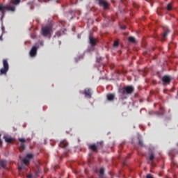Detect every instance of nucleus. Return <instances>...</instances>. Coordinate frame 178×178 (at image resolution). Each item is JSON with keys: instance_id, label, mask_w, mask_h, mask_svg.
<instances>
[{"instance_id": "nucleus-8", "label": "nucleus", "mask_w": 178, "mask_h": 178, "mask_svg": "<svg viewBox=\"0 0 178 178\" xmlns=\"http://www.w3.org/2000/svg\"><path fill=\"white\" fill-rule=\"evenodd\" d=\"M89 43L91 44L92 47H95L97 45V40L92 35H90L89 36Z\"/></svg>"}, {"instance_id": "nucleus-1", "label": "nucleus", "mask_w": 178, "mask_h": 178, "mask_svg": "<svg viewBox=\"0 0 178 178\" xmlns=\"http://www.w3.org/2000/svg\"><path fill=\"white\" fill-rule=\"evenodd\" d=\"M135 88L132 86H124L119 89V97L121 99H127L128 95H131L134 92Z\"/></svg>"}, {"instance_id": "nucleus-29", "label": "nucleus", "mask_w": 178, "mask_h": 178, "mask_svg": "<svg viewBox=\"0 0 178 178\" xmlns=\"http://www.w3.org/2000/svg\"><path fill=\"white\" fill-rule=\"evenodd\" d=\"M146 178H154V177L152 175L148 174L147 175Z\"/></svg>"}, {"instance_id": "nucleus-13", "label": "nucleus", "mask_w": 178, "mask_h": 178, "mask_svg": "<svg viewBox=\"0 0 178 178\" xmlns=\"http://www.w3.org/2000/svg\"><path fill=\"white\" fill-rule=\"evenodd\" d=\"M15 7L14 6H5V11L8 10V11H10L12 13L15 12Z\"/></svg>"}, {"instance_id": "nucleus-22", "label": "nucleus", "mask_w": 178, "mask_h": 178, "mask_svg": "<svg viewBox=\"0 0 178 178\" xmlns=\"http://www.w3.org/2000/svg\"><path fill=\"white\" fill-rule=\"evenodd\" d=\"M172 5L171 3H168V6H167V10H168V11H170V10H172Z\"/></svg>"}, {"instance_id": "nucleus-23", "label": "nucleus", "mask_w": 178, "mask_h": 178, "mask_svg": "<svg viewBox=\"0 0 178 178\" xmlns=\"http://www.w3.org/2000/svg\"><path fill=\"white\" fill-rule=\"evenodd\" d=\"M61 35H62V31H58L56 32L55 36L59 38L61 36Z\"/></svg>"}, {"instance_id": "nucleus-5", "label": "nucleus", "mask_w": 178, "mask_h": 178, "mask_svg": "<svg viewBox=\"0 0 178 178\" xmlns=\"http://www.w3.org/2000/svg\"><path fill=\"white\" fill-rule=\"evenodd\" d=\"M161 81L163 85H170L172 81V76L170 75H164L162 76Z\"/></svg>"}, {"instance_id": "nucleus-32", "label": "nucleus", "mask_w": 178, "mask_h": 178, "mask_svg": "<svg viewBox=\"0 0 178 178\" xmlns=\"http://www.w3.org/2000/svg\"><path fill=\"white\" fill-rule=\"evenodd\" d=\"M31 38L32 39H35V35H31Z\"/></svg>"}, {"instance_id": "nucleus-14", "label": "nucleus", "mask_w": 178, "mask_h": 178, "mask_svg": "<svg viewBox=\"0 0 178 178\" xmlns=\"http://www.w3.org/2000/svg\"><path fill=\"white\" fill-rule=\"evenodd\" d=\"M115 97V95L113 93H110L109 95H106V98L109 102L114 101Z\"/></svg>"}, {"instance_id": "nucleus-35", "label": "nucleus", "mask_w": 178, "mask_h": 178, "mask_svg": "<svg viewBox=\"0 0 178 178\" xmlns=\"http://www.w3.org/2000/svg\"><path fill=\"white\" fill-rule=\"evenodd\" d=\"M0 145H2V140L1 138H0Z\"/></svg>"}, {"instance_id": "nucleus-30", "label": "nucleus", "mask_w": 178, "mask_h": 178, "mask_svg": "<svg viewBox=\"0 0 178 178\" xmlns=\"http://www.w3.org/2000/svg\"><path fill=\"white\" fill-rule=\"evenodd\" d=\"M120 29H122V30H125L126 29V26L125 25L121 26Z\"/></svg>"}, {"instance_id": "nucleus-20", "label": "nucleus", "mask_w": 178, "mask_h": 178, "mask_svg": "<svg viewBox=\"0 0 178 178\" xmlns=\"http://www.w3.org/2000/svg\"><path fill=\"white\" fill-rule=\"evenodd\" d=\"M22 162L25 165H28L30 163V160L27 158L23 159Z\"/></svg>"}, {"instance_id": "nucleus-36", "label": "nucleus", "mask_w": 178, "mask_h": 178, "mask_svg": "<svg viewBox=\"0 0 178 178\" xmlns=\"http://www.w3.org/2000/svg\"><path fill=\"white\" fill-rule=\"evenodd\" d=\"M27 177L28 178H32V176L31 175H29Z\"/></svg>"}, {"instance_id": "nucleus-3", "label": "nucleus", "mask_w": 178, "mask_h": 178, "mask_svg": "<svg viewBox=\"0 0 178 178\" xmlns=\"http://www.w3.org/2000/svg\"><path fill=\"white\" fill-rule=\"evenodd\" d=\"M104 147V142H97L96 144H92L88 146V148L94 152H97L98 149H102Z\"/></svg>"}, {"instance_id": "nucleus-27", "label": "nucleus", "mask_w": 178, "mask_h": 178, "mask_svg": "<svg viewBox=\"0 0 178 178\" xmlns=\"http://www.w3.org/2000/svg\"><path fill=\"white\" fill-rule=\"evenodd\" d=\"M1 31H2V35L3 33H5V26H1Z\"/></svg>"}, {"instance_id": "nucleus-18", "label": "nucleus", "mask_w": 178, "mask_h": 178, "mask_svg": "<svg viewBox=\"0 0 178 178\" xmlns=\"http://www.w3.org/2000/svg\"><path fill=\"white\" fill-rule=\"evenodd\" d=\"M10 3L13 5L17 6L21 3V0H10Z\"/></svg>"}, {"instance_id": "nucleus-31", "label": "nucleus", "mask_w": 178, "mask_h": 178, "mask_svg": "<svg viewBox=\"0 0 178 178\" xmlns=\"http://www.w3.org/2000/svg\"><path fill=\"white\" fill-rule=\"evenodd\" d=\"M23 169H24V166L23 165H21V166L18 167V170H23Z\"/></svg>"}, {"instance_id": "nucleus-33", "label": "nucleus", "mask_w": 178, "mask_h": 178, "mask_svg": "<svg viewBox=\"0 0 178 178\" xmlns=\"http://www.w3.org/2000/svg\"><path fill=\"white\" fill-rule=\"evenodd\" d=\"M40 44L41 46H44V42H43L42 41H41V42H40Z\"/></svg>"}, {"instance_id": "nucleus-39", "label": "nucleus", "mask_w": 178, "mask_h": 178, "mask_svg": "<svg viewBox=\"0 0 178 178\" xmlns=\"http://www.w3.org/2000/svg\"><path fill=\"white\" fill-rule=\"evenodd\" d=\"M1 135L0 134V136H1Z\"/></svg>"}, {"instance_id": "nucleus-2", "label": "nucleus", "mask_w": 178, "mask_h": 178, "mask_svg": "<svg viewBox=\"0 0 178 178\" xmlns=\"http://www.w3.org/2000/svg\"><path fill=\"white\" fill-rule=\"evenodd\" d=\"M52 32V26L51 25H45L41 28V34L44 37L50 36Z\"/></svg>"}, {"instance_id": "nucleus-26", "label": "nucleus", "mask_w": 178, "mask_h": 178, "mask_svg": "<svg viewBox=\"0 0 178 178\" xmlns=\"http://www.w3.org/2000/svg\"><path fill=\"white\" fill-rule=\"evenodd\" d=\"M26 158L30 161V159L33 158V155L32 154H26Z\"/></svg>"}, {"instance_id": "nucleus-12", "label": "nucleus", "mask_w": 178, "mask_h": 178, "mask_svg": "<svg viewBox=\"0 0 178 178\" xmlns=\"http://www.w3.org/2000/svg\"><path fill=\"white\" fill-rule=\"evenodd\" d=\"M170 33V30L168 28L164 29V33L162 34V39L163 40H165L166 37L169 35Z\"/></svg>"}, {"instance_id": "nucleus-11", "label": "nucleus", "mask_w": 178, "mask_h": 178, "mask_svg": "<svg viewBox=\"0 0 178 178\" xmlns=\"http://www.w3.org/2000/svg\"><path fill=\"white\" fill-rule=\"evenodd\" d=\"M84 95L86 97H88L89 99L92 98V92L91 90L87 88L86 89H84Z\"/></svg>"}, {"instance_id": "nucleus-10", "label": "nucleus", "mask_w": 178, "mask_h": 178, "mask_svg": "<svg viewBox=\"0 0 178 178\" xmlns=\"http://www.w3.org/2000/svg\"><path fill=\"white\" fill-rule=\"evenodd\" d=\"M99 1V5L100 6H104V9H107L108 6V3L106 2V1L104 0H98Z\"/></svg>"}, {"instance_id": "nucleus-19", "label": "nucleus", "mask_w": 178, "mask_h": 178, "mask_svg": "<svg viewBox=\"0 0 178 178\" xmlns=\"http://www.w3.org/2000/svg\"><path fill=\"white\" fill-rule=\"evenodd\" d=\"M128 41L129 42H131V43H136V38L134 37V36H129L128 38Z\"/></svg>"}, {"instance_id": "nucleus-15", "label": "nucleus", "mask_w": 178, "mask_h": 178, "mask_svg": "<svg viewBox=\"0 0 178 178\" xmlns=\"http://www.w3.org/2000/svg\"><path fill=\"white\" fill-rule=\"evenodd\" d=\"M67 146H68V143L66 140H63L59 144V147L61 148H66Z\"/></svg>"}, {"instance_id": "nucleus-9", "label": "nucleus", "mask_w": 178, "mask_h": 178, "mask_svg": "<svg viewBox=\"0 0 178 178\" xmlns=\"http://www.w3.org/2000/svg\"><path fill=\"white\" fill-rule=\"evenodd\" d=\"M0 13L1 14V19H2L5 17L6 14L5 6L3 3H0Z\"/></svg>"}, {"instance_id": "nucleus-6", "label": "nucleus", "mask_w": 178, "mask_h": 178, "mask_svg": "<svg viewBox=\"0 0 178 178\" xmlns=\"http://www.w3.org/2000/svg\"><path fill=\"white\" fill-rule=\"evenodd\" d=\"M38 47L33 46L30 50L29 55L31 57H35L37 55Z\"/></svg>"}, {"instance_id": "nucleus-21", "label": "nucleus", "mask_w": 178, "mask_h": 178, "mask_svg": "<svg viewBox=\"0 0 178 178\" xmlns=\"http://www.w3.org/2000/svg\"><path fill=\"white\" fill-rule=\"evenodd\" d=\"M3 139L5 140V142L8 143H11L13 140V139L12 138H8L4 136Z\"/></svg>"}, {"instance_id": "nucleus-34", "label": "nucleus", "mask_w": 178, "mask_h": 178, "mask_svg": "<svg viewBox=\"0 0 178 178\" xmlns=\"http://www.w3.org/2000/svg\"><path fill=\"white\" fill-rule=\"evenodd\" d=\"M3 35H0V40L2 41L3 40V37H2Z\"/></svg>"}, {"instance_id": "nucleus-16", "label": "nucleus", "mask_w": 178, "mask_h": 178, "mask_svg": "<svg viewBox=\"0 0 178 178\" xmlns=\"http://www.w3.org/2000/svg\"><path fill=\"white\" fill-rule=\"evenodd\" d=\"M105 169L102 168L99 170V178H104Z\"/></svg>"}, {"instance_id": "nucleus-37", "label": "nucleus", "mask_w": 178, "mask_h": 178, "mask_svg": "<svg viewBox=\"0 0 178 178\" xmlns=\"http://www.w3.org/2000/svg\"><path fill=\"white\" fill-rule=\"evenodd\" d=\"M51 0H48V1H51Z\"/></svg>"}, {"instance_id": "nucleus-28", "label": "nucleus", "mask_w": 178, "mask_h": 178, "mask_svg": "<svg viewBox=\"0 0 178 178\" xmlns=\"http://www.w3.org/2000/svg\"><path fill=\"white\" fill-rule=\"evenodd\" d=\"M138 145H140L141 147L143 146V140H139L138 141Z\"/></svg>"}, {"instance_id": "nucleus-38", "label": "nucleus", "mask_w": 178, "mask_h": 178, "mask_svg": "<svg viewBox=\"0 0 178 178\" xmlns=\"http://www.w3.org/2000/svg\"><path fill=\"white\" fill-rule=\"evenodd\" d=\"M177 95H178V91H177Z\"/></svg>"}, {"instance_id": "nucleus-17", "label": "nucleus", "mask_w": 178, "mask_h": 178, "mask_svg": "<svg viewBox=\"0 0 178 178\" xmlns=\"http://www.w3.org/2000/svg\"><path fill=\"white\" fill-rule=\"evenodd\" d=\"M7 161L5 160H1L0 161V167L5 169L6 168Z\"/></svg>"}, {"instance_id": "nucleus-4", "label": "nucleus", "mask_w": 178, "mask_h": 178, "mask_svg": "<svg viewBox=\"0 0 178 178\" xmlns=\"http://www.w3.org/2000/svg\"><path fill=\"white\" fill-rule=\"evenodd\" d=\"M3 68L0 70V74H5L9 70V65L7 60H3Z\"/></svg>"}, {"instance_id": "nucleus-24", "label": "nucleus", "mask_w": 178, "mask_h": 178, "mask_svg": "<svg viewBox=\"0 0 178 178\" xmlns=\"http://www.w3.org/2000/svg\"><path fill=\"white\" fill-rule=\"evenodd\" d=\"M154 159H155V155L154 154H151L149 156V161L153 162Z\"/></svg>"}, {"instance_id": "nucleus-25", "label": "nucleus", "mask_w": 178, "mask_h": 178, "mask_svg": "<svg viewBox=\"0 0 178 178\" xmlns=\"http://www.w3.org/2000/svg\"><path fill=\"white\" fill-rule=\"evenodd\" d=\"M118 46H119V42L117 41V40L114 41L113 47H118Z\"/></svg>"}, {"instance_id": "nucleus-7", "label": "nucleus", "mask_w": 178, "mask_h": 178, "mask_svg": "<svg viewBox=\"0 0 178 178\" xmlns=\"http://www.w3.org/2000/svg\"><path fill=\"white\" fill-rule=\"evenodd\" d=\"M18 140L20 142L19 151L22 152L26 149V140L24 138H19Z\"/></svg>"}]
</instances>
